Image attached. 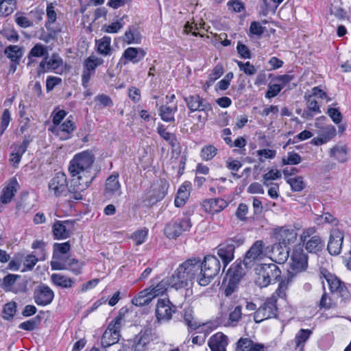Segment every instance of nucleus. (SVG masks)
Returning <instances> with one entry per match:
<instances>
[{
    "label": "nucleus",
    "mask_w": 351,
    "mask_h": 351,
    "mask_svg": "<svg viewBox=\"0 0 351 351\" xmlns=\"http://www.w3.org/2000/svg\"><path fill=\"white\" fill-rule=\"evenodd\" d=\"M66 265L71 267L66 268V269L71 271L74 274H78L80 273L82 265L78 261L74 258H68L66 260Z\"/></svg>",
    "instance_id": "nucleus-62"
},
{
    "label": "nucleus",
    "mask_w": 351,
    "mask_h": 351,
    "mask_svg": "<svg viewBox=\"0 0 351 351\" xmlns=\"http://www.w3.org/2000/svg\"><path fill=\"white\" fill-rule=\"evenodd\" d=\"M169 188V184L165 180H160L153 186L154 198L158 201L165 197Z\"/></svg>",
    "instance_id": "nucleus-34"
},
{
    "label": "nucleus",
    "mask_w": 351,
    "mask_h": 351,
    "mask_svg": "<svg viewBox=\"0 0 351 351\" xmlns=\"http://www.w3.org/2000/svg\"><path fill=\"white\" fill-rule=\"evenodd\" d=\"M16 312V303L15 302H10L6 303L3 309V318L5 320H11L13 319Z\"/></svg>",
    "instance_id": "nucleus-48"
},
{
    "label": "nucleus",
    "mask_w": 351,
    "mask_h": 351,
    "mask_svg": "<svg viewBox=\"0 0 351 351\" xmlns=\"http://www.w3.org/2000/svg\"><path fill=\"white\" fill-rule=\"evenodd\" d=\"M11 120V115L9 110H4L1 118L0 135H2L6 130Z\"/></svg>",
    "instance_id": "nucleus-58"
},
{
    "label": "nucleus",
    "mask_w": 351,
    "mask_h": 351,
    "mask_svg": "<svg viewBox=\"0 0 351 351\" xmlns=\"http://www.w3.org/2000/svg\"><path fill=\"white\" fill-rule=\"evenodd\" d=\"M336 129L332 125H328L322 129L321 135L327 142L336 136Z\"/></svg>",
    "instance_id": "nucleus-60"
},
{
    "label": "nucleus",
    "mask_w": 351,
    "mask_h": 351,
    "mask_svg": "<svg viewBox=\"0 0 351 351\" xmlns=\"http://www.w3.org/2000/svg\"><path fill=\"white\" fill-rule=\"evenodd\" d=\"M275 234L279 243L285 247L294 243L298 237L296 230L289 226L276 228Z\"/></svg>",
    "instance_id": "nucleus-13"
},
{
    "label": "nucleus",
    "mask_w": 351,
    "mask_h": 351,
    "mask_svg": "<svg viewBox=\"0 0 351 351\" xmlns=\"http://www.w3.org/2000/svg\"><path fill=\"white\" fill-rule=\"evenodd\" d=\"M175 312L176 306L169 299H158L155 309L156 322L158 324L167 322L171 319Z\"/></svg>",
    "instance_id": "nucleus-8"
},
{
    "label": "nucleus",
    "mask_w": 351,
    "mask_h": 351,
    "mask_svg": "<svg viewBox=\"0 0 351 351\" xmlns=\"http://www.w3.org/2000/svg\"><path fill=\"white\" fill-rule=\"evenodd\" d=\"M302 161L301 156L295 152H288L287 157L282 158V164L283 165H298Z\"/></svg>",
    "instance_id": "nucleus-52"
},
{
    "label": "nucleus",
    "mask_w": 351,
    "mask_h": 351,
    "mask_svg": "<svg viewBox=\"0 0 351 351\" xmlns=\"http://www.w3.org/2000/svg\"><path fill=\"white\" fill-rule=\"evenodd\" d=\"M145 55L146 52L142 48L128 47L124 51L121 59H125L136 64L143 60Z\"/></svg>",
    "instance_id": "nucleus-26"
},
{
    "label": "nucleus",
    "mask_w": 351,
    "mask_h": 351,
    "mask_svg": "<svg viewBox=\"0 0 351 351\" xmlns=\"http://www.w3.org/2000/svg\"><path fill=\"white\" fill-rule=\"evenodd\" d=\"M152 340L151 331L142 330L136 336L133 348L135 351H143Z\"/></svg>",
    "instance_id": "nucleus-25"
},
{
    "label": "nucleus",
    "mask_w": 351,
    "mask_h": 351,
    "mask_svg": "<svg viewBox=\"0 0 351 351\" xmlns=\"http://www.w3.org/2000/svg\"><path fill=\"white\" fill-rule=\"evenodd\" d=\"M16 8V0H3L0 7V12L8 16L12 14Z\"/></svg>",
    "instance_id": "nucleus-51"
},
{
    "label": "nucleus",
    "mask_w": 351,
    "mask_h": 351,
    "mask_svg": "<svg viewBox=\"0 0 351 351\" xmlns=\"http://www.w3.org/2000/svg\"><path fill=\"white\" fill-rule=\"evenodd\" d=\"M319 101L312 95H309L306 97V105L309 110L316 113H320V108L318 104Z\"/></svg>",
    "instance_id": "nucleus-59"
},
{
    "label": "nucleus",
    "mask_w": 351,
    "mask_h": 351,
    "mask_svg": "<svg viewBox=\"0 0 351 351\" xmlns=\"http://www.w3.org/2000/svg\"><path fill=\"white\" fill-rule=\"evenodd\" d=\"M34 301L39 306L49 304L53 298L54 293L48 286L45 285H39L34 291Z\"/></svg>",
    "instance_id": "nucleus-15"
},
{
    "label": "nucleus",
    "mask_w": 351,
    "mask_h": 351,
    "mask_svg": "<svg viewBox=\"0 0 351 351\" xmlns=\"http://www.w3.org/2000/svg\"><path fill=\"white\" fill-rule=\"evenodd\" d=\"M276 302L277 299L275 295L267 298L254 313V321L256 323H260L265 319L274 317L277 311Z\"/></svg>",
    "instance_id": "nucleus-7"
},
{
    "label": "nucleus",
    "mask_w": 351,
    "mask_h": 351,
    "mask_svg": "<svg viewBox=\"0 0 351 351\" xmlns=\"http://www.w3.org/2000/svg\"><path fill=\"white\" fill-rule=\"evenodd\" d=\"M147 232L148 231L145 228L138 230L134 232L132 238L137 245H141L145 242L147 237Z\"/></svg>",
    "instance_id": "nucleus-56"
},
{
    "label": "nucleus",
    "mask_w": 351,
    "mask_h": 351,
    "mask_svg": "<svg viewBox=\"0 0 351 351\" xmlns=\"http://www.w3.org/2000/svg\"><path fill=\"white\" fill-rule=\"evenodd\" d=\"M191 187L189 182H185L180 186L174 201L176 207H181L185 204L190 196Z\"/></svg>",
    "instance_id": "nucleus-28"
},
{
    "label": "nucleus",
    "mask_w": 351,
    "mask_h": 351,
    "mask_svg": "<svg viewBox=\"0 0 351 351\" xmlns=\"http://www.w3.org/2000/svg\"><path fill=\"white\" fill-rule=\"evenodd\" d=\"M204 210L211 215H215L227 207L228 203L221 198L208 199L203 202Z\"/></svg>",
    "instance_id": "nucleus-21"
},
{
    "label": "nucleus",
    "mask_w": 351,
    "mask_h": 351,
    "mask_svg": "<svg viewBox=\"0 0 351 351\" xmlns=\"http://www.w3.org/2000/svg\"><path fill=\"white\" fill-rule=\"evenodd\" d=\"M123 324V316L121 315H118L109 323L101 338V344L104 347H109L119 341L121 337L120 330Z\"/></svg>",
    "instance_id": "nucleus-4"
},
{
    "label": "nucleus",
    "mask_w": 351,
    "mask_h": 351,
    "mask_svg": "<svg viewBox=\"0 0 351 351\" xmlns=\"http://www.w3.org/2000/svg\"><path fill=\"white\" fill-rule=\"evenodd\" d=\"M105 191L109 195L120 196L121 195V186L118 173H113L107 178Z\"/></svg>",
    "instance_id": "nucleus-23"
},
{
    "label": "nucleus",
    "mask_w": 351,
    "mask_h": 351,
    "mask_svg": "<svg viewBox=\"0 0 351 351\" xmlns=\"http://www.w3.org/2000/svg\"><path fill=\"white\" fill-rule=\"evenodd\" d=\"M51 279L56 285L62 288H71L74 284V281L71 278L59 274H52Z\"/></svg>",
    "instance_id": "nucleus-37"
},
{
    "label": "nucleus",
    "mask_w": 351,
    "mask_h": 351,
    "mask_svg": "<svg viewBox=\"0 0 351 351\" xmlns=\"http://www.w3.org/2000/svg\"><path fill=\"white\" fill-rule=\"evenodd\" d=\"M75 128L74 123L70 119H66L63 123L56 125H51L49 130L60 140L64 141L71 138V133L74 131Z\"/></svg>",
    "instance_id": "nucleus-14"
},
{
    "label": "nucleus",
    "mask_w": 351,
    "mask_h": 351,
    "mask_svg": "<svg viewBox=\"0 0 351 351\" xmlns=\"http://www.w3.org/2000/svg\"><path fill=\"white\" fill-rule=\"evenodd\" d=\"M264 243L262 241H256L247 252L244 258V263L246 265H250L255 261H258L265 256L263 250Z\"/></svg>",
    "instance_id": "nucleus-18"
},
{
    "label": "nucleus",
    "mask_w": 351,
    "mask_h": 351,
    "mask_svg": "<svg viewBox=\"0 0 351 351\" xmlns=\"http://www.w3.org/2000/svg\"><path fill=\"white\" fill-rule=\"evenodd\" d=\"M343 240V233L339 230H333L330 233L328 243V250L332 255H337L341 252Z\"/></svg>",
    "instance_id": "nucleus-19"
},
{
    "label": "nucleus",
    "mask_w": 351,
    "mask_h": 351,
    "mask_svg": "<svg viewBox=\"0 0 351 351\" xmlns=\"http://www.w3.org/2000/svg\"><path fill=\"white\" fill-rule=\"evenodd\" d=\"M48 186L49 193L53 195L56 197L66 195L68 192L70 198L73 199L69 192L70 187H67L66 176L64 173H57L49 181Z\"/></svg>",
    "instance_id": "nucleus-9"
},
{
    "label": "nucleus",
    "mask_w": 351,
    "mask_h": 351,
    "mask_svg": "<svg viewBox=\"0 0 351 351\" xmlns=\"http://www.w3.org/2000/svg\"><path fill=\"white\" fill-rule=\"evenodd\" d=\"M124 24L123 18H121L110 25H104L101 28V31L108 34H116L123 28Z\"/></svg>",
    "instance_id": "nucleus-46"
},
{
    "label": "nucleus",
    "mask_w": 351,
    "mask_h": 351,
    "mask_svg": "<svg viewBox=\"0 0 351 351\" xmlns=\"http://www.w3.org/2000/svg\"><path fill=\"white\" fill-rule=\"evenodd\" d=\"M305 246V249L309 253L316 254L321 251L324 247V242L319 236L314 235L311 237L308 241L303 243Z\"/></svg>",
    "instance_id": "nucleus-31"
},
{
    "label": "nucleus",
    "mask_w": 351,
    "mask_h": 351,
    "mask_svg": "<svg viewBox=\"0 0 351 351\" xmlns=\"http://www.w3.org/2000/svg\"><path fill=\"white\" fill-rule=\"evenodd\" d=\"M228 276L229 279L224 290L226 296H230L237 289L238 283L243 276L242 268L239 265L234 267H231L228 269Z\"/></svg>",
    "instance_id": "nucleus-12"
},
{
    "label": "nucleus",
    "mask_w": 351,
    "mask_h": 351,
    "mask_svg": "<svg viewBox=\"0 0 351 351\" xmlns=\"http://www.w3.org/2000/svg\"><path fill=\"white\" fill-rule=\"evenodd\" d=\"M256 154L260 156L259 160L264 162L265 159H273L276 155V151L270 149H262L256 151Z\"/></svg>",
    "instance_id": "nucleus-55"
},
{
    "label": "nucleus",
    "mask_w": 351,
    "mask_h": 351,
    "mask_svg": "<svg viewBox=\"0 0 351 351\" xmlns=\"http://www.w3.org/2000/svg\"><path fill=\"white\" fill-rule=\"evenodd\" d=\"M20 275L9 274L5 276L1 282V287L5 292H16L14 287V284L21 278Z\"/></svg>",
    "instance_id": "nucleus-33"
},
{
    "label": "nucleus",
    "mask_w": 351,
    "mask_h": 351,
    "mask_svg": "<svg viewBox=\"0 0 351 351\" xmlns=\"http://www.w3.org/2000/svg\"><path fill=\"white\" fill-rule=\"evenodd\" d=\"M5 53L12 62H18L22 56L21 49L17 45H10L5 49Z\"/></svg>",
    "instance_id": "nucleus-44"
},
{
    "label": "nucleus",
    "mask_w": 351,
    "mask_h": 351,
    "mask_svg": "<svg viewBox=\"0 0 351 351\" xmlns=\"http://www.w3.org/2000/svg\"><path fill=\"white\" fill-rule=\"evenodd\" d=\"M184 319L186 324L192 329H196L200 326L189 311H185Z\"/></svg>",
    "instance_id": "nucleus-63"
},
{
    "label": "nucleus",
    "mask_w": 351,
    "mask_h": 351,
    "mask_svg": "<svg viewBox=\"0 0 351 351\" xmlns=\"http://www.w3.org/2000/svg\"><path fill=\"white\" fill-rule=\"evenodd\" d=\"M208 345L212 351H226L228 337L222 332H217L209 338Z\"/></svg>",
    "instance_id": "nucleus-22"
},
{
    "label": "nucleus",
    "mask_w": 351,
    "mask_h": 351,
    "mask_svg": "<svg viewBox=\"0 0 351 351\" xmlns=\"http://www.w3.org/2000/svg\"><path fill=\"white\" fill-rule=\"evenodd\" d=\"M287 182L290 184L294 191H301L304 188V183L302 177L298 176L294 178H289Z\"/></svg>",
    "instance_id": "nucleus-54"
},
{
    "label": "nucleus",
    "mask_w": 351,
    "mask_h": 351,
    "mask_svg": "<svg viewBox=\"0 0 351 351\" xmlns=\"http://www.w3.org/2000/svg\"><path fill=\"white\" fill-rule=\"evenodd\" d=\"M191 220L184 218L178 221H171L165 228V233L169 239L179 237L183 232L189 231L191 227Z\"/></svg>",
    "instance_id": "nucleus-10"
},
{
    "label": "nucleus",
    "mask_w": 351,
    "mask_h": 351,
    "mask_svg": "<svg viewBox=\"0 0 351 351\" xmlns=\"http://www.w3.org/2000/svg\"><path fill=\"white\" fill-rule=\"evenodd\" d=\"M242 317V307L237 306L229 313L228 326H235Z\"/></svg>",
    "instance_id": "nucleus-41"
},
{
    "label": "nucleus",
    "mask_w": 351,
    "mask_h": 351,
    "mask_svg": "<svg viewBox=\"0 0 351 351\" xmlns=\"http://www.w3.org/2000/svg\"><path fill=\"white\" fill-rule=\"evenodd\" d=\"M237 62L240 70L243 71L246 75H253L256 73V68L250 62L243 63L241 61H237Z\"/></svg>",
    "instance_id": "nucleus-57"
},
{
    "label": "nucleus",
    "mask_w": 351,
    "mask_h": 351,
    "mask_svg": "<svg viewBox=\"0 0 351 351\" xmlns=\"http://www.w3.org/2000/svg\"><path fill=\"white\" fill-rule=\"evenodd\" d=\"M308 267V256L300 245L294 247L291 256L289 273L295 275L304 271Z\"/></svg>",
    "instance_id": "nucleus-5"
},
{
    "label": "nucleus",
    "mask_w": 351,
    "mask_h": 351,
    "mask_svg": "<svg viewBox=\"0 0 351 351\" xmlns=\"http://www.w3.org/2000/svg\"><path fill=\"white\" fill-rule=\"evenodd\" d=\"M74 224L72 221H57L53 225L52 230L56 239H65L70 236L73 230Z\"/></svg>",
    "instance_id": "nucleus-16"
},
{
    "label": "nucleus",
    "mask_w": 351,
    "mask_h": 351,
    "mask_svg": "<svg viewBox=\"0 0 351 351\" xmlns=\"http://www.w3.org/2000/svg\"><path fill=\"white\" fill-rule=\"evenodd\" d=\"M94 156L89 151H84L75 155L70 162L69 172L72 176L69 192L74 199H82L84 192L95 178L92 171Z\"/></svg>",
    "instance_id": "nucleus-1"
},
{
    "label": "nucleus",
    "mask_w": 351,
    "mask_h": 351,
    "mask_svg": "<svg viewBox=\"0 0 351 351\" xmlns=\"http://www.w3.org/2000/svg\"><path fill=\"white\" fill-rule=\"evenodd\" d=\"M185 276V274L180 270V267H178L177 269L166 280L168 282L169 287L176 289H180L187 287L189 284V281Z\"/></svg>",
    "instance_id": "nucleus-20"
},
{
    "label": "nucleus",
    "mask_w": 351,
    "mask_h": 351,
    "mask_svg": "<svg viewBox=\"0 0 351 351\" xmlns=\"http://www.w3.org/2000/svg\"><path fill=\"white\" fill-rule=\"evenodd\" d=\"M330 156L335 158L340 162H345L347 160V150L344 146L334 147L330 149Z\"/></svg>",
    "instance_id": "nucleus-42"
},
{
    "label": "nucleus",
    "mask_w": 351,
    "mask_h": 351,
    "mask_svg": "<svg viewBox=\"0 0 351 351\" xmlns=\"http://www.w3.org/2000/svg\"><path fill=\"white\" fill-rule=\"evenodd\" d=\"M255 283L260 287H266L278 280L281 271L274 263L262 264L256 269Z\"/></svg>",
    "instance_id": "nucleus-3"
},
{
    "label": "nucleus",
    "mask_w": 351,
    "mask_h": 351,
    "mask_svg": "<svg viewBox=\"0 0 351 351\" xmlns=\"http://www.w3.org/2000/svg\"><path fill=\"white\" fill-rule=\"evenodd\" d=\"M123 40L130 45L138 43L140 42V38L138 35L136 34L134 30L129 29L125 32L124 36H123Z\"/></svg>",
    "instance_id": "nucleus-53"
},
{
    "label": "nucleus",
    "mask_w": 351,
    "mask_h": 351,
    "mask_svg": "<svg viewBox=\"0 0 351 351\" xmlns=\"http://www.w3.org/2000/svg\"><path fill=\"white\" fill-rule=\"evenodd\" d=\"M221 264L219 261L213 255L205 256L200 271L197 276V282L201 286L208 285L219 272Z\"/></svg>",
    "instance_id": "nucleus-2"
},
{
    "label": "nucleus",
    "mask_w": 351,
    "mask_h": 351,
    "mask_svg": "<svg viewBox=\"0 0 351 351\" xmlns=\"http://www.w3.org/2000/svg\"><path fill=\"white\" fill-rule=\"evenodd\" d=\"M17 185V181L13 179L10 184L3 189L2 195L1 196V201L3 204H8L12 200L16 192V186Z\"/></svg>",
    "instance_id": "nucleus-32"
},
{
    "label": "nucleus",
    "mask_w": 351,
    "mask_h": 351,
    "mask_svg": "<svg viewBox=\"0 0 351 351\" xmlns=\"http://www.w3.org/2000/svg\"><path fill=\"white\" fill-rule=\"evenodd\" d=\"M177 106L175 105L173 107L163 106H161L160 110V115L161 119L165 121H174V114L177 111Z\"/></svg>",
    "instance_id": "nucleus-40"
},
{
    "label": "nucleus",
    "mask_w": 351,
    "mask_h": 351,
    "mask_svg": "<svg viewBox=\"0 0 351 351\" xmlns=\"http://www.w3.org/2000/svg\"><path fill=\"white\" fill-rule=\"evenodd\" d=\"M186 104L191 112H213L212 106L201 98L198 95H189L184 97Z\"/></svg>",
    "instance_id": "nucleus-11"
},
{
    "label": "nucleus",
    "mask_w": 351,
    "mask_h": 351,
    "mask_svg": "<svg viewBox=\"0 0 351 351\" xmlns=\"http://www.w3.org/2000/svg\"><path fill=\"white\" fill-rule=\"evenodd\" d=\"M103 63L104 60L101 58L90 56L85 60L84 67V69L95 73V69Z\"/></svg>",
    "instance_id": "nucleus-47"
},
{
    "label": "nucleus",
    "mask_w": 351,
    "mask_h": 351,
    "mask_svg": "<svg viewBox=\"0 0 351 351\" xmlns=\"http://www.w3.org/2000/svg\"><path fill=\"white\" fill-rule=\"evenodd\" d=\"M223 73V68L221 64L216 65L208 75V80L206 84L208 87L211 86L217 79H219Z\"/></svg>",
    "instance_id": "nucleus-50"
},
{
    "label": "nucleus",
    "mask_w": 351,
    "mask_h": 351,
    "mask_svg": "<svg viewBox=\"0 0 351 351\" xmlns=\"http://www.w3.org/2000/svg\"><path fill=\"white\" fill-rule=\"evenodd\" d=\"M251 345L252 340L247 338L241 339L237 343L235 351H250Z\"/></svg>",
    "instance_id": "nucleus-64"
},
{
    "label": "nucleus",
    "mask_w": 351,
    "mask_h": 351,
    "mask_svg": "<svg viewBox=\"0 0 351 351\" xmlns=\"http://www.w3.org/2000/svg\"><path fill=\"white\" fill-rule=\"evenodd\" d=\"M28 145L29 141L25 139L20 145L14 146L12 153L10 154L9 159L10 163L14 167H18L22 156L27 151Z\"/></svg>",
    "instance_id": "nucleus-27"
},
{
    "label": "nucleus",
    "mask_w": 351,
    "mask_h": 351,
    "mask_svg": "<svg viewBox=\"0 0 351 351\" xmlns=\"http://www.w3.org/2000/svg\"><path fill=\"white\" fill-rule=\"evenodd\" d=\"M281 172L278 169H271L263 176V182L265 186H269L272 184L273 180H276L281 178Z\"/></svg>",
    "instance_id": "nucleus-45"
},
{
    "label": "nucleus",
    "mask_w": 351,
    "mask_h": 351,
    "mask_svg": "<svg viewBox=\"0 0 351 351\" xmlns=\"http://www.w3.org/2000/svg\"><path fill=\"white\" fill-rule=\"evenodd\" d=\"M62 64V60L58 55H52L49 60L45 59L39 64L38 69V75L49 71H54L60 67Z\"/></svg>",
    "instance_id": "nucleus-24"
},
{
    "label": "nucleus",
    "mask_w": 351,
    "mask_h": 351,
    "mask_svg": "<svg viewBox=\"0 0 351 351\" xmlns=\"http://www.w3.org/2000/svg\"><path fill=\"white\" fill-rule=\"evenodd\" d=\"M110 44L111 38L109 36H104L99 40H96L98 53L104 56L110 55L111 53Z\"/></svg>",
    "instance_id": "nucleus-35"
},
{
    "label": "nucleus",
    "mask_w": 351,
    "mask_h": 351,
    "mask_svg": "<svg viewBox=\"0 0 351 351\" xmlns=\"http://www.w3.org/2000/svg\"><path fill=\"white\" fill-rule=\"evenodd\" d=\"M149 289H145L140 291L132 300V302L135 306H144L148 304L152 300V294L149 293Z\"/></svg>",
    "instance_id": "nucleus-36"
},
{
    "label": "nucleus",
    "mask_w": 351,
    "mask_h": 351,
    "mask_svg": "<svg viewBox=\"0 0 351 351\" xmlns=\"http://www.w3.org/2000/svg\"><path fill=\"white\" fill-rule=\"evenodd\" d=\"M326 281L332 293H339L341 296H345V286L336 276L329 274L325 276Z\"/></svg>",
    "instance_id": "nucleus-30"
},
{
    "label": "nucleus",
    "mask_w": 351,
    "mask_h": 351,
    "mask_svg": "<svg viewBox=\"0 0 351 351\" xmlns=\"http://www.w3.org/2000/svg\"><path fill=\"white\" fill-rule=\"evenodd\" d=\"M47 53V48L41 45V44H36L29 51L28 54V60L29 62L27 63L28 65L31 64L34 60H32L33 58H40L44 56Z\"/></svg>",
    "instance_id": "nucleus-39"
},
{
    "label": "nucleus",
    "mask_w": 351,
    "mask_h": 351,
    "mask_svg": "<svg viewBox=\"0 0 351 351\" xmlns=\"http://www.w3.org/2000/svg\"><path fill=\"white\" fill-rule=\"evenodd\" d=\"M311 334V330L308 329H300L295 338V346L302 350L304 343L308 340Z\"/></svg>",
    "instance_id": "nucleus-43"
},
{
    "label": "nucleus",
    "mask_w": 351,
    "mask_h": 351,
    "mask_svg": "<svg viewBox=\"0 0 351 351\" xmlns=\"http://www.w3.org/2000/svg\"><path fill=\"white\" fill-rule=\"evenodd\" d=\"M234 77L233 73H228L225 77L217 84V87L221 90H227L230 86V81Z\"/></svg>",
    "instance_id": "nucleus-61"
},
{
    "label": "nucleus",
    "mask_w": 351,
    "mask_h": 351,
    "mask_svg": "<svg viewBox=\"0 0 351 351\" xmlns=\"http://www.w3.org/2000/svg\"><path fill=\"white\" fill-rule=\"evenodd\" d=\"M200 262L201 260L199 258H193L186 260L179 266L180 270H182L185 276H187L186 277L189 282L195 278H197V276L200 271Z\"/></svg>",
    "instance_id": "nucleus-17"
},
{
    "label": "nucleus",
    "mask_w": 351,
    "mask_h": 351,
    "mask_svg": "<svg viewBox=\"0 0 351 351\" xmlns=\"http://www.w3.org/2000/svg\"><path fill=\"white\" fill-rule=\"evenodd\" d=\"M217 154V149L215 146L212 145H207L202 148L200 156L202 160L207 161L213 159Z\"/></svg>",
    "instance_id": "nucleus-49"
},
{
    "label": "nucleus",
    "mask_w": 351,
    "mask_h": 351,
    "mask_svg": "<svg viewBox=\"0 0 351 351\" xmlns=\"http://www.w3.org/2000/svg\"><path fill=\"white\" fill-rule=\"evenodd\" d=\"M157 131L160 136L169 143L173 151L180 152L179 143L174 134L167 132L162 125H158Z\"/></svg>",
    "instance_id": "nucleus-29"
},
{
    "label": "nucleus",
    "mask_w": 351,
    "mask_h": 351,
    "mask_svg": "<svg viewBox=\"0 0 351 351\" xmlns=\"http://www.w3.org/2000/svg\"><path fill=\"white\" fill-rule=\"evenodd\" d=\"M169 287V286L168 285V282H167L166 280H162L156 286H151L147 289H149V292H150L149 293L152 294V297L154 299L156 297L164 294L167 291Z\"/></svg>",
    "instance_id": "nucleus-38"
},
{
    "label": "nucleus",
    "mask_w": 351,
    "mask_h": 351,
    "mask_svg": "<svg viewBox=\"0 0 351 351\" xmlns=\"http://www.w3.org/2000/svg\"><path fill=\"white\" fill-rule=\"evenodd\" d=\"M237 245L243 243L242 238L234 239L228 240L225 243L220 244L217 248V254L221 259L224 267H226L234 258V253L235 250V244Z\"/></svg>",
    "instance_id": "nucleus-6"
}]
</instances>
